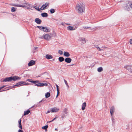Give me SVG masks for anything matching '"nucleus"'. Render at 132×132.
<instances>
[{
    "mask_svg": "<svg viewBox=\"0 0 132 132\" xmlns=\"http://www.w3.org/2000/svg\"><path fill=\"white\" fill-rule=\"evenodd\" d=\"M75 9L78 13L82 14L85 11V6L82 3L77 4L76 5Z\"/></svg>",
    "mask_w": 132,
    "mask_h": 132,
    "instance_id": "1",
    "label": "nucleus"
},
{
    "mask_svg": "<svg viewBox=\"0 0 132 132\" xmlns=\"http://www.w3.org/2000/svg\"><path fill=\"white\" fill-rule=\"evenodd\" d=\"M11 6L16 7H27V9H29V7H32V6L30 4L26 3H24L23 5L16 4H12L11 5Z\"/></svg>",
    "mask_w": 132,
    "mask_h": 132,
    "instance_id": "2",
    "label": "nucleus"
},
{
    "mask_svg": "<svg viewBox=\"0 0 132 132\" xmlns=\"http://www.w3.org/2000/svg\"><path fill=\"white\" fill-rule=\"evenodd\" d=\"M20 77L18 76L11 77L5 79L3 80V82L11 81L12 80L16 81L20 80Z\"/></svg>",
    "mask_w": 132,
    "mask_h": 132,
    "instance_id": "3",
    "label": "nucleus"
},
{
    "mask_svg": "<svg viewBox=\"0 0 132 132\" xmlns=\"http://www.w3.org/2000/svg\"><path fill=\"white\" fill-rule=\"evenodd\" d=\"M53 34L52 33H50L48 34H44L43 35L42 37H40L41 39H44L47 40H50L51 39Z\"/></svg>",
    "mask_w": 132,
    "mask_h": 132,
    "instance_id": "4",
    "label": "nucleus"
},
{
    "mask_svg": "<svg viewBox=\"0 0 132 132\" xmlns=\"http://www.w3.org/2000/svg\"><path fill=\"white\" fill-rule=\"evenodd\" d=\"M29 84L28 83H26L24 81H20L16 83V84L12 87V88H14L15 87H16L18 86H21L23 85H28Z\"/></svg>",
    "mask_w": 132,
    "mask_h": 132,
    "instance_id": "5",
    "label": "nucleus"
},
{
    "mask_svg": "<svg viewBox=\"0 0 132 132\" xmlns=\"http://www.w3.org/2000/svg\"><path fill=\"white\" fill-rule=\"evenodd\" d=\"M78 40L83 44H85L86 43L85 38L84 37H79L78 38Z\"/></svg>",
    "mask_w": 132,
    "mask_h": 132,
    "instance_id": "6",
    "label": "nucleus"
},
{
    "mask_svg": "<svg viewBox=\"0 0 132 132\" xmlns=\"http://www.w3.org/2000/svg\"><path fill=\"white\" fill-rule=\"evenodd\" d=\"M49 4L48 3H46L45 4L43 5L40 8V9L41 10H44L46 9V7L47 6H48Z\"/></svg>",
    "mask_w": 132,
    "mask_h": 132,
    "instance_id": "7",
    "label": "nucleus"
},
{
    "mask_svg": "<svg viewBox=\"0 0 132 132\" xmlns=\"http://www.w3.org/2000/svg\"><path fill=\"white\" fill-rule=\"evenodd\" d=\"M115 109L114 106H112L110 108V113L111 116H112L115 111Z\"/></svg>",
    "mask_w": 132,
    "mask_h": 132,
    "instance_id": "8",
    "label": "nucleus"
},
{
    "mask_svg": "<svg viewBox=\"0 0 132 132\" xmlns=\"http://www.w3.org/2000/svg\"><path fill=\"white\" fill-rule=\"evenodd\" d=\"M59 110V109L56 107H54L52 108L51 112L52 113L56 112H58Z\"/></svg>",
    "mask_w": 132,
    "mask_h": 132,
    "instance_id": "9",
    "label": "nucleus"
},
{
    "mask_svg": "<svg viewBox=\"0 0 132 132\" xmlns=\"http://www.w3.org/2000/svg\"><path fill=\"white\" fill-rule=\"evenodd\" d=\"M47 85V84L45 83H38L37 84H36L35 85V86H37L39 87H42L43 86H46Z\"/></svg>",
    "mask_w": 132,
    "mask_h": 132,
    "instance_id": "10",
    "label": "nucleus"
},
{
    "mask_svg": "<svg viewBox=\"0 0 132 132\" xmlns=\"http://www.w3.org/2000/svg\"><path fill=\"white\" fill-rule=\"evenodd\" d=\"M72 61V59L70 58L67 57L65 59V62L68 63H70Z\"/></svg>",
    "mask_w": 132,
    "mask_h": 132,
    "instance_id": "11",
    "label": "nucleus"
},
{
    "mask_svg": "<svg viewBox=\"0 0 132 132\" xmlns=\"http://www.w3.org/2000/svg\"><path fill=\"white\" fill-rule=\"evenodd\" d=\"M35 22L37 24H40L41 23L42 21L38 18H36L35 19Z\"/></svg>",
    "mask_w": 132,
    "mask_h": 132,
    "instance_id": "12",
    "label": "nucleus"
},
{
    "mask_svg": "<svg viewBox=\"0 0 132 132\" xmlns=\"http://www.w3.org/2000/svg\"><path fill=\"white\" fill-rule=\"evenodd\" d=\"M63 55L67 57H68L70 56V54L67 52H64L63 53Z\"/></svg>",
    "mask_w": 132,
    "mask_h": 132,
    "instance_id": "13",
    "label": "nucleus"
},
{
    "mask_svg": "<svg viewBox=\"0 0 132 132\" xmlns=\"http://www.w3.org/2000/svg\"><path fill=\"white\" fill-rule=\"evenodd\" d=\"M35 64V61L33 60H31L29 62L28 65L29 66H31L34 65Z\"/></svg>",
    "mask_w": 132,
    "mask_h": 132,
    "instance_id": "14",
    "label": "nucleus"
},
{
    "mask_svg": "<svg viewBox=\"0 0 132 132\" xmlns=\"http://www.w3.org/2000/svg\"><path fill=\"white\" fill-rule=\"evenodd\" d=\"M67 29L69 30H73L75 29V28L71 26H69L67 27Z\"/></svg>",
    "mask_w": 132,
    "mask_h": 132,
    "instance_id": "15",
    "label": "nucleus"
},
{
    "mask_svg": "<svg viewBox=\"0 0 132 132\" xmlns=\"http://www.w3.org/2000/svg\"><path fill=\"white\" fill-rule=\"evenodd\" d=\"M43 31L45 32H49L50 31V30L47 27H44Z\"/></svg>",
    "mask_w": 132,
    "mask_h": 132,
    "instance_id": "16",
    "label": "nucleus"
},
{
    "mask_svg": "<svg viewBox=\"0 0 132 132\" xmlns=\"http://www.w3.org/2000/svg\"><path fill=\"white\" fill-rule=\"evenodd\" d=\"M45 57L47 59H52L53 58V57L51 55L47 54L46 55Z\"/></svg>",
    "mask_w": 132,
    "mask_h": 132,
    "instance_id": "17",
    "label": "nucleus"
},
{
    "mask_svg": "<svg viewBox=\"0 0 132 132\" xmlns=\"http://www.w3.org/2000/svg\"><path fill=\"white\" fill-rule=\"evenodd\" d=\"M86 106V103L85 102H84L82 104V110H84L85 109Z\"/></svg>",
    "mask_w": 132,
    "mask_h": 132,
    "instance_id": "18",
    "label": "nucleus"
},
{
    "mask_svg": "<svg viewBox=\"0 0 132 132\" xmlns=\"http://www.w3.org/2000/svg\"><path fill=\"white\" fill-rule=\"evenodd\" d=\"M41 15L43 17H46L48 16V14L46 13H44L41 14Z\"/></svg>",
    "mask_w": 132,
    "mask_h": 132,
    "instance_id": "19",
    "label": "nucleus"
},
{
    "mask_svg": "<svg viewBox=\"0 0 132 132\" xmlns=\"http://www.w3.org/2000/svg\"><path fill=\"white\" fill-rule=\"evenodd\" d=\"M59 60L60 62H62L64 60V58L62 57H60L59 58Z\"/></svg>",
    "mask_w": 132,
    "mask_h": 132,
    "instance_id": "20",
    "label": "nucleus"
},
{
    "mask_svg": "<svg viewBox=\"0 0 132 132\" xmlns=\"http://www.w3.org/2000/svg\"><path fill=\"white\" fill-rule=\"evenodd\" d=\"M50 95V93L49 92H47L45 94V96L46 98L49 97Z\"/></svg>",
    "mask_w": 132,
    "mask_h": 132,
    "instance_id": "21",
    "label": "nucleus"
},
{
    "mask_svg": "<svg viewBox=\"0 0 132 132\" xmlns=\"http://www.w3.org/2000/svg\"><path fill=\"white\" fill-rule=\"evenodd\" d=\"M111 118H112V124L113 125L115 124V120L114 119V118L112 116V117Z\"/></svg>",
    "mask_w": 132,
    "mask_h": 132,
    "instance_id": "22",
    "label": "nucleus"
},
{
    "mask_svg": "<svg viewBox=\"0 0 132 132\" xmlns=\"http://www.w3.org/2000/svg\"><path fill=\"white\" fill-rule=\"evenodd\" d=\"M30 112V111L29 110H27V111H24V115H26L29 114Z\"/></svg>",
    "mask_w": 132,
    "mask_h": 132,
    "instance_id": "23",
    "label": "nucleus"
},
{
    "mask_svg": "<svg viewBox=\"0 0 132 132\" xmlns=\"http://www.w3.org/2000/svg\"><path fill=\"white\" fill-rule=\"evenodd\" d=\"M97 71L98 72H100L103 71V68H102V67H100L98 68L97 69Z\"/></svg>",
    "mask_w": 132,
    "mask_h": 132,
    "instance_id": "24",
    "label": "nucleus"
},
{
    "mask_svg": "<svg viewBox=\"0 0 132 132\" xmlns=\"http://www.w3.org/2000/svg\"><path fill=\"white\" fill-rule=\"evenodd\" d=\"M21 120L20 119V120H19V121H18L19 123V127L20 128L22 129V125H21Z\"/></svg>",
    "mask_w": 132,
    "mask_h": 132,
    "instance_id": "25",
    "label": "nucleus"
},
{
    "mask_svg": "<svg viewBox=\"0 0 132 132\" xmlns=\"http://www.w3.org/2000/svg\"><path fill=\"white\" fill-rule=\"evenodd\" d=\"M39 81L38 80H36V81H29L30 82H31L32 83L34 84H36L38 82H39Z\"/></svg>",
    "mask_w": 132,
    "mask_h": 132,
    "instance_id": "26",
    "label": "nucleus"
},
{
    "mask_svg": "<svg viewBox=\"0 0 132 132\" xmlns=\"http://www.w3.org/2000/svg\"><path fill=\"white\" fill-rule=\"evenodd\" d=\"M37 27L40 30L43 31V29H44V27L38 26H37Z\"/></svg>",
    "mask_w": 132,
    "mask_h": 132,
    "instance_id": "27",
    "label": "nucleus"
},
{
    "mask_svg": "<svg viewBox=\"0 0 132 132\" xmlns=\"http://www.w3.org/2000/svg\"><path fill=\"white\" fill-rule=\"evenodd\" d=\"M16 9L14 7H12L11 8V11L12 12H14L16 10Z\"/></svg>",
    "mask_w": 132,
    "mask_h": 132,
    "instance_id": "28",
    "label": "nucleus"
},
{
    "mask_svg": "<svg viewBox=\"0 0 132 132\" xmlns=\"http://www.w3.org/2000/svg\"><path fill=\"white\" fill-rule=\"evenodd\" d=\"M95 47L97 48L98 50L99 51H103V50L101 49L97 45H95Z\"/></svg>",
    "mask_w": 132,
    "mask_h": 132,
    "instance_id": "29",
    "label": "nucleus"
},
{
    "mask_svg": "<svg viewBox=\"0 0 132 132\" xmlns=\"http://www.w3.org/2000/svg\"><path fill=\"white\" fill-rule=\"evenodd\" d=\"M64 82H65V85H66L68 87V88H69V87L68 85V84L67 83V81L65 79H64Z\"/></svg>",
    "mask_w": 132,
    "mask_h": 132,
    "instance_id": "30",
    "label": "nucleus"
},
{
    "mask_svg": "<svg viewBox=\"0 0 132 132\" xmlns=\"http://www.w3.org/2000/svg\"><path fill=\"white\" fill-rule=\"evenodd\" d=\"M48 126L47 125H46L44 126L43 127H42V128L43 129L46 130L47 129V128H48Z\"/></svg>",
    "mask_w": 132,
    "mask_h": 132,
    "instance_id": "31",
    "label": "nucleus"
},
{
    "mask_svg": "<svg viewBox=\"0 0 132 132\" xmlns=\"http://www.w3.org/2000/svg\"><path fill=\"white\" fill-rule=\"evenodd\" d=\"M50 12L52 13H54L55 12V11L54 9H52L50 10Z\"/></svg>",
    "mask_w": 132,
    "mask_h": 132,
    "instance_id": "32",
    "label": "nucleus"
},
{
    "mask_svg": "<svg viewBox=\"0 0 132 132\" xmlns=\"http://www.w3.org/2000/svg\"><path fill=\"white\" fill-rule=\"evenodd\" d=\"M58 53L60 55H62L63 54V52L61 50H59L58 51Z\"/></svg>",
    "mask_w": 132,
    "mask_h": 132,
    "instance_id": "33",
    "label": "nucleus"
},
{
    "mask_svg": "<svg viewBox=\"0 0 132 132\" xmlns=\"http://www.w3.org/2000/svg\"><path fill=\"white\" fill-rule=\"evenodd\" d=\"M34 8L36 10L38 11H39V9H39L38 7H37L36 6H34Z\"/></svg>",
    "mask_w": 132,
    "mask_h": 132,
    "instance_id": "34",
    "label": "nucleus"
},
{
    "mask_svg": "<svg viewBox=\"0 0 132 132\" xmlns=\"http://www.w3.org/2000/svg\"><path fill=\"white\" fill-rule=\"evenodd\" d=\"M56 86L57 88V92H59V86H58L57 85H56Z\"/></svg>",
    "mask_w": 132,
    "mask_h": 132,
    "instance_id": "35",
    "label": "nucleus"
},
{
    "mask_svg": "<svg viewBox=\"0 0 132 132\" xmlns=\"http://www.w3.org/2000/svg\"><path fill=\"white\" fill-rule=\"evenodd\" d=\"M56 119V118H55L53 120H52L51 121H48L47 123L48 122H52L54 120H55Z\"/></svg>",
    "mask_w": 132,
    "mask_h": 132,
    "instance_id": "36",
    "label": "nucleus"
},
{
    "mask_svg": "<svg viewBox=\"0 0 132 132\" xmlns=\"http://www.w3.org/2000/svg\"><path fill=\"white\" fill-rule=\"evenodd\" d=\"M129 43L131 44H132V39L130 40Z\"/></svg>",
    "mask_w": 132,
    "mask_h": 132,
    "instance_id": "37",
    "label": "nucleus"
},
{
    "mask_svg": "<svg viewBox=\"0 0 132 132\" xmlns=\"http://www.w3.org/2000/svg\"><path fill=\"white\" fill-rule=\"evenodd\" d=\"M59 93V92H57V95L56 96V97H57L58 96Z\"/></svg>",
    "mask_w": 132,
    "mask_h": 132,
    "instance_id": "38",
    "label": "nucleus"
},
{
    "mask_svg": "<svg viewBox=\"0 0 132 132\" xmlns=\"http://www.w3.org/2000/svg\"><path fill=\"white\" fill-rule=\"evenodd\" d=\"M65 24V23H61V24L63 26H64Z\"/></svg>",
    "mask_w": 132,
    "mask_h": 132,
    "instance_id": "39",
    "label": "nucleus"
},
{
    "mask_svg": "<svg viewBox=\"0 0 132 132\" xmlns=\"http://www.w3.org/2000/svg\"><path fill=\"white\" fill-rule=\"evenodd\" d=\"M102 48H107V47H106L105 46H102Z\"/></svg>",
    "mask_w": 132,
    "mask_h": 132,
    "instance_id": "40",
    "label": "nucleus"
},
{
    "mask_svg": "<svg viewBox=\"0 0 132 132\" xmlns=\"http://www.w3.org/2000/svg\"><path fill=\"white\" fill-rule=\"evenodd\" d=\"M130 6L131 7V8H132V3H131V4L130 5Z\"/></svg>",
    "mask_w": 132,
    "mask_h": 132,
    "instance_id": "41",
    "label": "nucleus"
},
{
    "mask_svg": "<svg viewBox=\"0 0 132 132\" xmlns=\"http://www.w3.org/2000/svg\"><path fill=\"white\" fill-rule=\"evenodd\" d=\"M84 29H87L88 28H89V27H84Z\"/></svg>",
    "mask_w": 132,
    "mask_h": 132,
    "instance_id": "42",
    "label": "nucleus"
},
{
    "mask_svg": "<svg viewBox=\"0 0 132 132\" xmlns=\"http://www.w3.org/2000/svg\"><path fill=\"white\" fill-rule=\"evenodd\" d=\"M50 112V111H47V112L46 113V114L48 113H49Z\"/></svg>",
    "mask_w": 132,
    "mask_h": 132,
    "instance_id": "43",
    "label": "nucleus"
},
{
    "mask_svg": "<svg viewBox=\"0 0 132 132\" xmlns=\"http://www.w3.org/2000/svg\"><path fill=\"white\" fill-rule=\"evenodd\" d=\"M18 132H22V131L20 129L19 130Z\"/></svg>",
    "mask_w": 132,
    "mask_h": 132,
    "instance_id": "44",
    "label": "nucleus"
},
{
    "mask_svg": "<svg viewBox=\"0 0 132 132\" xmlns=\"http://www.w3.org/2000/svg\"><path fill=\"white\" fill-rule=\"evenodd\" d=\"M5 86H3L1 87V89L4 87Z\"/></svg>",
    "mask_w": 132,
    "mask_h": 132,
    "instance_id": "45",
    "label": "nucleus"
},
{
    "mask_svg": "<svg viewBox=\"0 0 132 132\" xmlns=\"http://www.w3.org/2000/svg\"><path fill=\"white\" fill-rule=\"evenodd\" d=\"M65 24H66L67 25H70V24H69V23H65Z\"/></svg>",
    "mask_w": 132,
    "mask_h": 132,
    "instance_id": "46",
    "label": "nucleus"
},
{
    "mask_svg": "<svg viewBox=\"0 0 132 132\" xmlns=\"http://www.w3.org/2000/svg\"><path fill=\"white\" fill-rule=\"evenodd\" d=\"M55 130H58V129L57 128H55Z\"/></svg>",
    "mask_w": 132,
    "mask_h": 132,
    "instance_id": "47",
    "label": "nucleus"
},
{
    "mask_svg": "<svg viewBox=\"0 0 132 132\" xmlns=\"http://www.w3.org/2000/svg\"><path fill=\"white\" fill-rule=\"evenodd\" d=\"M27 81H30V80H29V79H27Z\"/></svg>",
    "mask_w": 132,
    "mask_h": 132,
    "instance_id": "48",
    "label": "nucleus"
},
{
    "mask_svg": "<svg viewBox=\"0 0 132 132\" xmlns=\"http://www.w3.org/2000/svg\"><path fill=\"white\" fill-rule=\"evenodd\" d=\"M38 47H35V49H36Z\"/></svg>",
    "mask_w": 132,
    "mask_h": 132,
    "instance_id": "49",
    "label": "nucleus"
},
{
    "mask_svg": "<svg viewBox=\"0 0 132 132\" xmlns=\"http://www.w3.org/2000/svg\"><path fill=\"white\" fill-rule=\"evenodd\" d=\"M82 128V127H81L80 128H80Z\"/></svg>",
    "mask_w": 132,
    "mask_h": 132,
    "instance_id": "50",
    "label": "nucleus"
},
{
    "mask_svg": "<svg viewBox=\"0 0 132 132\" xmlns=\"http://www.w3.org/2000/svg\"><path fill=\"white\" fill-rule=\"evenodd\" d=\"M17 1H19V0H16Z\"/></svg>",
    "mask_w": 132,
    "mask_h": 132,
    "instance_id": "51",
    "label": "nucleus"
},
{
    "mask_svg": "<svg viewBox=\"0 0 132 132\" xmlns=\"http://www.w3.org/2000/svg\"><path fill=\"white\" fill-rule=\"evenodd\" d=\"M1 89V87H0V90Z\"/></svg>",
    "mask_w": 132,
    "mask_h": 132,
    "instance_id": "52",
    "label": "nucleus"
},
{
    "mask_svg": "<svg viewBox=\"0 0 132 132\" xmlns=\"http://www.w3.org/2000/svg\"><path fill=\"white\" fill-rule=\"evenodd\" d=\"M33 107H34V106L32 107L31 108H33Z\"/></svg>",
    "mask_w": 132,
    "mask_h": 132,
    "instance_id": "53",
    "label": "nucleus"
}]
</instances>
